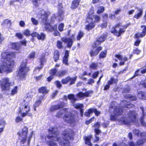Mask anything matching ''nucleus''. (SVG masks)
I'll return each instance as SVG.
<instances>
[{"mask_svg":"<svg viewBox=\"0 0 146 146\" xmlns=\"http://www.w3.org/2000/svg\"><path fill=\"white\" fill-rule=\"evenodd\" d=\"M1 55L2 58L7 61L3 62V64L0 65V73L4 72L8 73L12 72L13 68L15 65V61L12 59L15 58V52L5 51L1 53Z\"/></svg>","mask_w":146,"mask_h":146,"instance_id":"f257e3e1","label":"nucleus"},{"mask_svg":"<svg viewBox=\"0 0 146 146\" xmlns=\"http://www.w3.org/2000/svg\"><path fill=\"white\" fill-rule=\"evenodd\" d=\"M61 135L62 138L55 136L56 141L61 146H70V143L69 140H74V131L71 128L66 129L62 131Z\"/></svg>","mask_w":146,"mask_h":146,"instance_id":"f03ea898","label":"nucleus"},{"mask_svg":"<svg viewBox=\"0 0 146 146\" xmlns=\"http://www.w3.org/2000/svg\"><path fill=\"white\" fill-rule=\"evenodd\" d=\"M28 63L27 59H23L17 69L16 75L21 80H25L30 70L29 67L27 65Z\"/></svg>","mask_w":146,"mask_h":146,"instance_id":"7ed1b4c3","label":"nucleus"},{"mask_svg":"<svg viewBox=\"0 0 146 146\" xmlns=\"http://www.w3.org/2000/svg\"><path fill=\"white\" fill-rule=\"evenodd\" d=\"M28 131V127L25 126L22 129L21 131H19L17 133L19 139L21 140L20 143L21 144H24L27 140V145L28 146L29 145L33 132H31L27 137Z\"/></svg>","mask_w":146,"mask_h":146,"instance_id":"20e7f679","label":"nucleus"},{"mask_svg":"<svg viewBox=\"0 0 146 146\" xmlns=\"http://www.w3.org/2000/svg\"><path fill=\"white\" fill-rule=\"evenodd\" d=\"M127 117H122L120 120L124 125H129L131 123L134 122L136 119V114L135 110L130 111L127 113Z\"/></svg>","mask_w":146,"mask_h":146,"instance_id":"39448f33","label":"nucleus"},{"mask_svg":"<svg viewBox=\"0 0 146 146\" xmlns=\"http://www.w3.org/2000/svg\"><path fill=\"white\" fill-rule=\"evenodd\" d=\"M26 101L25 100H24L22 102L21 106H23V107L22 109H20L19 113H21V115L22 117H25L27 115L31 117L33 114L32 113L30 112L31 109L28 103L29 102Z\"/></svg>","mask_w":146,"mask_h":146,"instance_id":"423d86ee","label":"nucleus"},{"mask_svg":"<svg viewBox=\"0 0 146 146\" xmlns=\"http://www.w3.org/2000/svg\"><path fill=\"white\" fill-rule=\"evenodd\" d=\"M141 28H143L142 32L141 33L139 32L136 33L135 34L134 36L135 38L137 39L134 44V45L136 46H138L141 42V40L139 39V38H143L146 35V26L144 25H141Z\"/></svg>","mask_w":146,"mask_h":146,"instance_id":"0eeeda50","label":"nucleus"},{"mask_svg":"<svg viewBox=\"0 0 146 146\" xmlns=\"http://www.w3.org/2000/svg\"><path fill=\"white\" fill-rule=\"evenodd\" d=\"M12 85V82L7 77L3 78L1 80H0V87L2 91L9 90Z\"/></svg>","mask_w":146,"mask_h":146,"instance_id":"6e6552de","label":"nucleus"},{"mask_svg":"<svg viewBox=\"0 0 146 146\" xmlns=\"http://www.w3.org/2000/svg\"><path fill=\"white\" fill-rule=\"evenodd\" d=\"M92 17L91 14H88L86 19L85 22L88 24L85 25V29L88 31L92 29L96 26V24L93 22Z\"/></svg>","mask_w":146,"mask_h":146,"instance_id":"1a4fd4ad","label":"nucleus"},{"mask_svg":"<svg viewBox=\"0 0 146 146\" xmlns=\"http://www.w3.org/2000/svg\"><path fill=\"white\" fill-rule=\"evenodd\" d=\"M75 34H72L71 36L69 38L62 37L61 40L64 43H67L66 46L68 48H70L75 40Z\"/></svg>","mask_w":146,"mask_h":146,"instance_id":"9d476101","label":"nucleus"},{"mask_svg":"<svg viewBox=\"0 0 146 146\" xmlns=\"http://www.w3.org/2000/svg\"><path fill=\"white\" fill-rule=\"evenodd\" d=\"M109 112L110 113H111L113 112L115 115L117 116H119L122 114L123 110L120 107L111 105L109 107Z\"/></svg>","mask_w":146,"mask_h":146,"instance_id":"9b49d317","label":"nucleus"},{"mask_svg":"<svg viewBox=\"0 0 146 146\" xmlns=\"http://www.w3.org/2000/svg\"><path fill=\"white\" fill-rule=\"evenodd\" d=\"M62 118L64 121L67 123L72 124L75 122L74 115L72 113L68 115L64 114Z\"/></svg>","mask_w":146,"mask_h":146,"instance_id":"f8f14e48","label":"nucleus"},{"mask_svg":"<svg viewBox=\"0 0 146 146\" xmlns=\"http://www.w3.org/2000/svg\"><path fill=\"white\" fill-rule=\"evenodd\" d=\"M77 79V76H75L73 78H71L69 76H67L61 80V82L62 84H68L69 82L70 85H72L75 83V82Z\"/></svg>","mask_w":146,"mask_h":146,"instance_id":"ddd939ff","label":"nucleus"},{"mask_svg":"<svg viewBox=\"0 0 146 146\" xmlns=\"http://www.w3.org/2000/svg\"><path fill=\"white\" fill-rule=\"evenodd\" d=\"M106 37L105 35H101L98 37L92 45V47L93 49L97 47L99 45L105 40Z\"/></svg>","mask_w":146,"mask_h":146,"instance_id":"4468645a","label":"nucleus"},{"mask_svg":"<svg viewBox=\"0 0 146 146\" xmlns=\"http://www.w3.org/2000/svg\"><path fill=\"white\" fill-rule=\"evenodd\" d=\"M66 106V104L63 102H61L59 104L51 106L49 110L51 112L54 111L60 108H62Z\"/></svg>","mask_w":146,"mask_h":146,"instance_id":"2eb2a0df","label":"nucleus"},{"mask_svg":"<svg viewBox=\"0 0 146 146\" xmlns=\"http://www.w3.org/2000/svg\"><path fill=\"white\" fill-rule=\"evenodd\" d=\"M131 25L130 23H129L126 24L125 25L122 26L123 28H120L118 31H117V30L116 32H115L114 33H113L114 35H116L117 36H119L121 34L125 32V29H126L127 27Z\"/></svg>","mask_w":146,"mask_h":146,"instance_id":"dca6fc26","label":"nucleus"},{"mask_svg":"<svg viewBox=\"0 0 146 146\" xmlns=\"http://www.w3.org/2000/svg\"><path fill=\"white\" fill-rule=\"evenodd\" d=\"M69 53V51L67 50H65L64 51V56L62 57V62L63 63L67 66L69 65L68 62Z\"/></svg>","mask_w":146,"mask_h":146,"instance_id":"f3484780","label":"nucleus"},{"mask_svg":"<svg viewBox=\"0 0 146 146\" xmlns=\"http://www.w3.org/2000/svg\"><path fill=\"white\" fill-rule=\"evenodd\" d=\"M96 48L95 50L91 49L90 50L89 53L91 56L94 57L97 56L100 52L102 50V48L101 46H98Z\"/></svg>","mask_w":146,"mask_h":146,"instance_id":"a211bd4d","label":"nucleus"},{"mask_svg":"<svg viewBox=\"0 0 146 146\" xmlns=\"http://www.w3.org/2000/svg\"><path fill=\"white\" fill-rule=\"evenodd\" d=\"M57 25V24H55L53 25H52L50 23L48 22H45L44 23V28L45 30L52 32H53L54 27H56Z\"/></svg>","mask_w":146,"mask_h":146,"instance_id":"6ab92c4d","label":"nucleus"},{"mask_svg":"<svg viewBox=\"0 0 146 146\" xmlns=\"http://www.w3.org/2000/svg\"><path fill=\"white\" fill-rule=\"evenodd\" d=\"M46 54L45 53H42L40 55L38 58L39 62L40 65H44V63L46 62Z\"/></svg>","mask_w":146,"mask_h":146,"instance_id":"aec40b11","label":"nucleus"},{"mask_svg":"<svg viewBox=\"0 0 146 146\" xmlns=\"http://www.w3.org/2000/svg\"><path fill=\"white\" fill-rule=\"evenodd\" d=\"M38 91L39 93L42 94V95L44 96L48 93L49 90L46 86H43L40 87L38 89Z\"/></svg>","mask_w":146,"mask_h":146,"instance_id":"412c9836","label":"nucleus"},{"mask_svg":"<svg viewBox=\"0 0 146 146\" xmlns=\"http://www.w3.org/2000/svg\"><path fill=\"white\" fill-rule=\"evenodd\" d=\"M81 0H73L72 1L70 8L72 9L77 8L79 6Z\"/></svg>","mask_w":146,"mask_h":146,"instance_id":"4be33fe9","label":"nucleus"},{"mask_svg":"<svg viewBox=\"0 0 146 146\" xmlns=\"http://www.w3.org/2000/svg\"><path fill=\"white\" fill-rule=\"evenodd\" d=\"M11 48L16 50H19L21 47V44L19 42H12L10 43Z\"/></svg>","mask_w":146,"mask_h":146,"instance_id":"5701e85b","label":"nucleus"},{"mask_svg":"<svg viewBox=\"0 0 146 146\" xmlns=\"http://www.w3.org/2000/svg\"><path fill=\"white\" fill-rule=\"evenodd\" d=\"M92 136L91 135H88L87 136H85L84 137V140L85 143L89 146H93L91 141V139L92 138Z\"/></svg>","mask_w":146,"mask_h":146,"instance_id":"b1692460","label":"nucleus"},{"mask_svg":"<svg viewBox=\"0 0 146 146\" xmlns=\"http://www.w3.org/2000/svg\"><path fill=\"white\" fill-rule=\"evenodd\" d=\"M60 52L57 49H55L53 52V59L55 62H56L59 60Z\"/></svg>","mask_w":146,"mask_h":146,"instance_id":"393cba45","label":"nucleus"},{"mask_svg":"<svg viewBox=\"0 0 146 146\" xmlns=\"http://www.w3.org/2000/svg\"><path fill=\"white\" fill-rule=\"evenodd\" d=\"M50 13H48L46 12H44L43 14L41 15V18L42 19V21L43 22H47L49 15L50 14Z\"/></svg>","mask_w":146,"mask_h":146,"instance_id":"a878e982","label":"nucleus"},{"mask_svg":"<svg viewBox=\"0 0 146 146\" xmlns=\"http://www.w3.org/2000/svg\"><path fill=\"white\" fill-rule=\"evenodd\" d=\"M142 111V115L140 118V121L141 124L143 126H146V123L144 121V116L145 115V114L144 112V110L143 107L141 108Z\"/></svg>","mask_w":146,"mask_h":146,"instance_id":"bb28decb","label":"nucleus"},{"mask_svg":"<svg viewBox=\"0 0 146 146\" xmlns=\"http://www.w3.org/2000/svg\"><path fill=\"white\" fill-rule=\"evenodd\" d=\"M37 96V99L35 101L34 105H36V106L38 107L42 101L43 100L44 96L40 95Z\"/></svg>","mask_w":146,"mask_h":146,"instance_id":"cd10ccee","label":"nucleus"},{"mask_svg":"<svg viewBox=\"0 0 146 146\" xmlns=\"http://www.w3.org/2000/svg\"><path fill=\"white\" fill-rule=\"evenodd\" d=\"M133 132L134 135H136L137 136H139L140 135L141 137L144 136L145 137L146 132L140 133V131L139 129H135L133 130Z\"/></svg>","mask_w":146,"mask_h":146,"instance_id":"c85d7f7f","label":"nucleus"},{"mask_svg":"<svg viewBox=\"0 0 146 146\" xmlns=\"http://www.w3.org/2000/svg\"><path fill=\"white\" fill-rule=\"evenodd\" d=\"M138 12L134 15L133 18L137 19L140 18L142 16L143 13V9L139 8L137 9Z\"/></svg>","mask_w":146,"mask_h":146,"instance_id":"c756f323","label":"nucleus"},{"mask_svg":"<svg viewBox=\"0 0 146 146\" xmlns=\"http://www.w3.org/2000/svg\"><path fill=\"white\" fill-rule=\"evenodd\" d=\"M90 14L92 15V21L95 24L96 23H98L100 21L101 17L100 16L96 15H93L91 14Z\"/></svg>","mask_w":146,"mask_h":146,"instance_id":"7c9ffc66","label":"nucleus"},{"mask_svg":"<svg viewBox=\"0 0 146 146\" xmlns=\"http://www.w3.org/2000/svg\"><path fill=\"white\" fill-rule=\"evenodd\" d=\"M138 96L141 99L146 100V92L140 91L137 93Z\"/></svg>","mask_w":146,"mask_h":146,"instance_id":"2f4dec72","label":"nucleus"},{"mask_svg":"<svg viewBox=\"0 0 146 146\" xmlns=\"http://www.w3.org/2000/svg\"><path fill=\"white\" fill-rule=\"evenodd\" d=\"M122 103L123 105V107L124 108H132L135 106L134 105L131 104L130 103H129L125 100H123Z\"/></svg>","mask_w":146,"mask_h":146,"instance_id":"473e14b6","label":"nucleus"},{"mask_svg":"<svg viewBox=\"0 0 146 146\" xmlns=\"http://www.w3.org/2000/svg\"><path fill=\"white\" fill-rule=\"evenodd\" d=\"M67 74V70H62L58 72L57 73V76L59 77H62L66 75Z\"/></svg>","mask_w":146,"mask_h":146,"instance_id":"72a5a7b5","label":"nucleus"},{"mask_svg":"<svg viewBox=\"0 0 146 146\" xmlns=\"http://www.w3.org/2000/svg\"><path fill=\"white\" fill-rule=\"evenodd\" d=\"M124 97L126 99H129L130 100L132 101H136L137 98L135 96H133L131 94H126L124 95Z\"/></svg>","mask_w":146,"mask_h":146,"instance_id":"f704fd0d","label":"nucleus"},{"mask_svg":"<svg viewBox=\"0 0 146 146\" xmlns=\"http://www.w3.org/2000/svg\"><path fill=\"white\" fill-rule=\"evenodd\" d=\"M93 113V108H90L87 110L85 112L84 115L85 116L89 117Z\"/></svg>","mask_w":146,"mask_h":146,"instance_id":"c9c22d12","label":"nucleus"},{"mask_svg":"<svg viewBox=\"0 0 146 146\" xmlns=\"http://www.w3.org/2000/svg\"><path fill=\"white\" fill-rule=\"evenodd\" d=\"M46 35L43 33H41L38 34L37 39L39 40H44L46 38Z\"/></svg>","mask_w":146,"mask_h":146,"instance_id":"e433bc0d","label":"nucleus"},{"mask_svg":"<svg viewBox=\"0 0 146 146\" xmlns=\"http://www.w3.org/2000/svg\"><path fill=\"white\" fill-rule=\"evenodd\" d=\"M2 25L4 27L6 26L7 27H9L11 26V23L10 20L6 19L3 22Z\"/></svg>","mask_w":146,"mask_h":146,"instance_id":"4c0bfd02","label":"nucleus"},{"mask_svg":"<svg viewBox=\"0 0 146 146\" xmlns=\"http://www.w3.org/2000/svg\"><path fill=\"white\" fill-rule=\"evenodd\" d=\"M118 81V79H115L113 77H111L108 81L107 83L110 85L113 84H116L117 83Z\"/></svg>","mask_w":146,"mask_h":146,"instance_id":"58836bf2","label":"nucleus"},{"mask_svg":"<svg viewBox=\"0 0 146 146\" xmlns=\"http://www.w3.org/2000/svg\"><path fill=\"white\" fill-rule=\"evenodd\" d=\"M121 26V23H119L116 24L115 25L112 27L111 30L110 31V32L112 33H114L115 32H116L117 30L116 28L119 27L120 26Z\"/></svg>","mask_w":146,"mask_h":146,"instance_id":"ea45409f","label":"nucleus"},{"mask_svg":"<svg viewBox=\"0 0 146 146\" xmlns=\"http://www.w3.org/2000/svg\"><path fill=\"white\" fill-rule=\"evenodd\" d=\"M136 143L137 146H142L145 143V141L143 139H139L137 140Z\"/></svg>","mask_w":146,"mask_h":146,"instance_id":"a19ab883","label":"nucleus"},{"mask_svg":"<svg viewBox=\"0 0 146 146\" xmlns=\"http://www.w3.org/2000/svg\"><path fill=\"white\" fill-rule=\"evenodd\" d=\"M53 30V31L54 32L53 33V34L54 36H60L61 34L57 30V25L56 27H54Z\"/></svg>","mask_w":146,"mask_h":146,"instance_id":"79ce46f5","label":"nucleus"},{"mask_svg":"<svg viewBox=\"0 0 146 146\" xmlns=\"http://www.w3.org/2000/svg\"><path fill=\"white\" fill-rule=\"evenodd\" d=\"M54 127H52L50 128V129H48V131L49 133L57 135L58 133L57 131H54Z\"/></svg>","mask_w":146,"mask_h":146,"instance_id":"37998d69","label":"nucleus"},{"mask_svg":"<svg viewBox=\"0 0 146 146\" xmlns=\"http://www.w3.org/2000/svg\"><path fill=\"white\" fill-rule=\"evenodd\" d=\"M107 54V51L106 50L101 52L99 55V59H101L105 58Z\"/></svg>","mask_w":146,"mask_h":146,"instance_id":"c03bdc74","label":"nucleus"},{"mask_svg":"<svg viewBox=\"0 0 146 146\" xmlns=\"http://www.w3.org/2000/svg\"><path fill=\"white\" fill-rule=\"evenodd\" d=\"M98 65L96 63L92 62L90 65L89 68L90 69L96 70L97 69Z\"/></svg>","mask_w":146,"mask_h":146,"instance_id":"a18cd8bd","label":"nucleus"},{"mask_svg":"<svg viewBox=\"0 0 146 146\" xmlns=\"http://www.w3.org/2000/svg\"><path fill=\"white\" fill-rule=\"evenodd\" d=\"M84 35V34L82 31H79L78 33V34L76 37L77 40H80L81 38L83 37Z\"/></svg>","mask_w":146,"mask_h":146,"instance_id":"49530a36","label":"nucleus"},{"mask_svg":"<svg viewBox=\"0 0 146 146\" xmlns=\"http://www.w3.org/2000/svg\"><path fill=\"white\" fill-rule=\"evenodd\" d=\"M57 70L56 68H52L50 70V74L53 76H57Z\"/></svg>","mask_w":146,"mask_h":146,"instance_id":"de8ad7c7","label":"nucleus"},{"mask_svg":"<svg viewBox=\"0 0 146 146\" xmlns=\"http://www.w3.org/2000/svg\"><path fill=\"white\" fill-rule=\"evenodd\" d=\"M56 46L59 49H61L63 48L62 42L60 40H58L57 41Z\"/></svg>","mask_w":146,"mask_h":146,"instance_id":"09e8293b","label":"nucleus"},{"mask_svg":"<svg viewBox=\"0 0 146 146\" xmlns=\"http://www.w3.org/2000/svg\"><path fill=\"white\" fill-rule=\"evenodd\" d=\"M68 98L70 100H72L74 102L77 100V99L76 98L74 94H70L68 95Z\"/></svg>","mask_w":146,"mask_h":146,"instance_id":"8fccbe9b","label":"nucleus"},{"mask_svg":"<svg viewBox=\"0 0 146 146\" xmlns=\"http://www.w3.org/2000/svg\"><path fill=\"white\" fill-rule=\"evenodd\" d=\"M77 98L81 99L82 98H83V99L85 97L84 93L83 92H80L77 93L76 95Z\"/></svg>","mask_w":146,"mask_h":146,"instance_id":"3c124183","label":"nucleus"},{"mask_svg":"<svg viewBox=\"0 0 146 146\" xmlns=\"http://www.w3.org/2000/svg\"><path fill=\"white\" fill-rule=\"evenodd\" d=\"M28 58L30 59L33 60L35 57V52H32L28 56Z\"/></svg>","mask_w":146,"mask_h":146,"instance_id":"603ef678","label":"nucleus"},{"mask_svg":"<svg viewBox=\"0 0 146 146\" xmlns=\"http://www.w3.org/2000/svg\"><path fill=\"white\" fill-rule=\"evenodd\" d=\"M105 10V8L103 6H101L99 7L98 10L97 11V13L98 14L103 13Z\"/></svg>","mask_w":146,"mask_h":146,"instance_id":"864d4df0","label":"nucleus"},{"mask_svg":"<svg viewBox=\"0 0 146 146\" xmlns=\"http://www.w3.org/2000/svg\"><path fill=\"white\" fill-rule=\"evenodd\" d=\"M18 87L17 86H15L11 90V92L10 94L11 95L13 96L16 94L17 91Z\"/></svg>","mask_w":146,"mask_h":146,"instance_id":"5fc2aeb1","label":"nucleus"},{"mask_svg":"<svg viewBox=\"0 0 146 146\" xmlns=\"http://www.w3.org/2000/svg\"><path fill=\"white\" fill-rule=\"evenodd\" d=\"M93 91L92 90H88L84 93L85 97H90L93 93Z\"/></svg>","mask_w":146,"mask_h":146,"instance_id":"6e6d98bb","label":"nucleus"},{"mask_svg":"<svg viewBox=\"0 0 146 146\" xmlns=\"http://www.w3.org/2000/svg\"><path fill=\"white\" fill-rule=\"evenodd\" d=\"M64 26V24L63 23H60L58 26V29L59 31L61 32L63 31Z\"/></svg>","mask_w":146,"mask_h":146,"instance_id":"4d7b16f0","label":"nucleus"},{"mask_svg":"<svg viewBox=\"0 0 146 146\" xmlns=\"http://www.w3.org/2000/svg\"><path fill=\"white\" fill-rule=\"evenodd\" d=\"M128 60L126 56H124L123 57V59L122 61H120L119 63V66L123 65L125 64V61H127Z\"/></svg>","mask_w":146,"mask_h":146,"instance_id":"13d9d810","label":"nucleus"},{"mask_svg":"<svg viewBox=\"0 0 146 146\" xmlns=\"http://www.w3.org/2000/svg\"><path fill=\"white\" fill-rule=\"evenodd\" d=\"M74 108L76 109H80L81 108H83V105L82 104H74L73 106Z\"/></svg>","mask_w":146,"mask_h":146,"instance_id":"bf43d9fd","label":"nucleus"},{"mask_svg":"<svg viewBox=\"0 0 146 146\" xmlns=\"http://www.w3.org/2000/svg\"><path fill=\"white\" fill-rule=\"evenodd\" d=\"M102 17L103 21H106L108 19V15L106 13H104L102 15Z\"/></svg>","mask_w":146,"mask_h":146,"instance_id":"052dcab7","label":"nucleus"},{"mask_svg":"<svg viewBox=\"0 0 146 146\" xmlns=\"http://www.w3.org/2000/svg\"><path fill=\"white\" fill-rule=\"evenodd\" d=\"M49 146H57V144L56 143L52 141H49L47 142Z\"/></svg>","mask_w":146,"mask_h":146,"instance_id":"680f3d73","label":"nucleus"},{"mask_svg":"<svg viewBox=\"0 0 146 146\" xmlns=\"http://www.w3.org/2000/svg\"><path fill=\"white\" fill-rule=\"evenodd\" d=\"M139 86L142 87L144 88H146V81L142 80L139 84Z\"/></svg>","mask_w":146,"mask_h":146,"instance_id":"e2e57ef3","label":"nucleus"},{"mask_svg":"<svg viewBox=\"0 0 146 146\" xmlns=\"http://www.w3.org/2000/svg\"><path fill=\"white\" fill-rule=\"evenodd\" d=\"M103 23L101 24L100 25V27L102 28H106L107 26V21H103Z\"/></svg>","mask_w":146,"mask_h":146,"instance_id":"0e129e2a","label":"nucleus"},{"mask_svg":"<svg viewBox=\"0 0 146 146\" xmlns=\"http://www.w3.org/2000/svg\"><path fill=\"white\" fill-rule=\"evenodd\" d=\"M64 14V11L62 9H59L58 12V17H61L63 16Z\"/></svg>","mask_w":146,"mask_h":146,"instance_id":"69168bd1","label":"nucleus"},{"mask_svg":"<svg viewBox=\"0 0 146 146\" xmlns=\"http://www.w3.org/2000/svg\"><path fill=\"white\" fill-rule=\"evenodd\" d=\"M99 74V71H96L94 72L92 76V77L93 79L96 78L98 76Z\"/></svg>","mask_w":146,"mask_h":146,"instance_id":"338daca9","label":"nucleus"},{"mask_svg":"<svg viewBox=\"0 0 146 146\" xmlns=\"http://www.w3.org/2000/svg\"><path fill=\"white\" fill-rule=\"evenodd\" d=\"M141 52V50L139 49L138 48H137L135 49H133V54H139Z\"/></svg>","mask_w":146,"mask_h":146,"instance_id":"774afa93","label":"nucleus"}]
</instances>
